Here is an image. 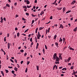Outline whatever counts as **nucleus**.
I'll list each match as a JSON object with an SVG mask.
<instances>
[{"mask_svg": "<svg viewBox=\"0 0 77 77\" xmlns=\"http://www.w3.org/2000/svg\"><path fill=\"white\" fill-rule=\"evenodd\" d=\"M36 35L38 39H40V37L41 36V35H40V33H39V32H38V35Z\"/></svg>", "mask_w": 77, "mask_h": 77, "instance_id": "1", "label": "nucleus"}, {"mask_svg": "<svg viewBox=\"0 0 77 77\" xmlns=\"http://www.w3.org/2000/svg\"><path fill=\"white\" fill-rule=\"evenodd\" d=\"M57 57V53H55L54 54V55H53V59L54 60H56V57Z\"/></svg>", "mask_w": 77, "mask_h": 77, "instance_id": "2", "label": "nucleus"}, {"mask_svg": "<svg viewBox=\"0 0 77 77\" xmlns=\"http://www.w3.org/2000/svg\"><path fill=\"white\" fill-rule=\"evenodd\" d=\"M60 58H59L58 57H56V61H57V62H59V60H60Z\"/></svg>", "mask_w": 77, "mask_h": 77, "instance_id": "3", "label": "nucleus"}, {"mask_svg": "<svg viewBox=\"0 0 77 77\" xmlns=\"http://www.w3.org/2000/svg\"><path fill=\"white\" fill-rule=\"evenodd\" d=\"M59 28L60 29V28H61V29H63L64 27H63V26L62 25V24H60L59 27Z\"/></svg>", "mask_w": 77, "mask_h": 77, "instance_id": "4", "label": "nucleus"}, {"mask_svg": "<svg viewBox=\"0 0 77 77\" xmlns=\"http://www.w3.org/2000/svg\"><path fill=\"white\" fill-rule=\"evenodd\" d=\"M62 41H63L61 37H60V40H59V42H61V43H62Z\"/></svg>", "mask_w": 77, "mask_h": 77, "instance_id": "5", "label": "nucleus"}, {"mask_svg": "<svg viewBox=\"0 0 77 77\" xmlns=\"http://www.w3.org/2000/svg\"><path fill=\"white\" fill-rule=\"evenodd\" d=\"M77 27H76L74 29H73L74 32H76L77 31Z\"/></svg>", "mask_w": 77, "mask_h": 77, "instance_id": "6", "label": "nucleus"}, {"mask_svg": "<svg viewBox=\"0 0 77 77\" xmlns=\"http://www.w3.org/2000/svg\"><path fill=\"white\" fill-rule=\"evenodd\" d=\"M1 73L2 74V76L4 77V72H3V71H1Z\"/></svg>", "mask_w": 77, "mask_h": 77, "instance_id": "7", "label": "nucleus"}, {"mask_svg": "<svg viewBox=\"0 0 77 77\" xmlns=\"http://www.w3.org/2000/svg\"><path fill=\"white\" fill-rule=\"evenodd\" d=\"M38 30V28H37L35 29V33H37Z\"/></svg>", "mask_w": 77, "mask_h": 77, "instance_id": "8", "label": "nucleus"}, {"mask_svg": "<svg viewBox=\"0 0 77 77\" xmlns=\"http://www.w3.org/2000/svg\"><path fill=\"white\" fill-rule=\"evenodd\" d=\"M57 37V35H55L54 36V39H55V40L56 39Z\"/></svg>", "mask_w": 77, "mask_h": 77, "instance_id": "9", "label": "nucleus"}, {"mask_svg": "<svg viewBox=\"0 0 77 77\" xmlns=\"http://www.w3.org/2000/svg\"><path fill=\"white\" fill-rule=\"evenodd\" d=\"M26 3H27V5H29V4H30V2L28 0H27Z\"/></svg>", "mask_w": 77, "mask_h": 77, "instance_id": "10", "label": "nucleus"}, {"mask_svg": "<svg viewBox=\"0 0 77 77\" xmlns=\"http://www.w3.org/2000/svg\"><path fill=\"white\" fill-rule=\"evenodd\" d=\"M63 71H64V70H65V71H66V68H63L62 70Z\"/></svg>", "mask_w": 77, "mask_h": 77, "instance_id": "11", "label": "nucleus"}, {"mask_svg": "<svg viewBox=\"0 0 77 77\" xmlns=\"http://www.w3.org/2000/svg\"><path fill=\"white\" fill-rule=\"evenodd\" d=\"M14 69L16 71H18V68L16 67L14 68Z\"/></svg>", "mask_w": 77, "mask_h": 77, "instance_id": "12", "label": "nucleus"}, {"mask_svg": "<svg viewBox=\"0 0 77 77\" xmlns=\"http://www.w3.org/2000/svg\"><path fill=\"white\" fill-rule=\"evenodd\" d=\"M55 44L57 47V48L59 47V46H58V43H57V42H56Z\"/></svg>", "mask_w": 77, "mask_h": 77, "instance_id": "13", "label": "nucleus"}, {"mask_svg": "<svg viewBox=\"0 0 77 77\" xmlns=\"http://www.w3.org/2000/svg\"><path fill=\"white\" fill-rule=\"evenodd\" d=\"M8 48H10V43H8Z\"/></svg>", "mask_w": 77, "mask_h": 77, "instance_id": "14", "label": "nucleus"}, {"mask_svg": "<svg viewBox=\"0 0 77 77\" xmlns=\"http://www.w3.org/2000/svg\"><path fill=\"white\" fill-rule=\"evenodd\" d=\"M71 12V11H68L66 13V14H68V13H69V12Z\"/></svg>", "mask_w": 77, "mask_h": 77, "instance_id": "15", "label": "nucleus"}, {"mask_svg": "<svg viewBox=\"0 0 77 77\" xmlns=\"http://www.w3.org/2000/svg\"><path fill=\"white\" fill-rule=\"evenodd\" d=\"M67 60L68 61V62H69V61L70 60H71V57H69Z\"/></svg>", "mask_w": 77, "mask_h": 77, "instance_id": "16", "label": "nucleus"}, {"mask_svg": "<svg viewBox=\"0 0 77 77\" xmlns=\"http://www.w3.org/2000/svg\"><path fill=\"white\" fill-rule=\"evenodd\" d=\"M59 58H60L61 60H62V56L61 55L59 56Z\"/></svg>", "mask_w": 77, "mask_h": 77, "instance_id": "17", "label": "nucleus"}, {"mask_svg": "<svg viewBox=\"0 0 77 77\" xmlns=\"http://www.w3.org/2000/svg\"><path fill=\"white\" fill-rule=\"evenodd\" d=\"M44 27H40V28H39V29L40 30H42V29H44Z\"/></svg>", "mask_w": 77, "mask_h": 77, "instance_id": "18", "label": "nucleus"}, {"mask_svg": "<svg viewBox=\"0 0 77 77\" xmlns=\"http://www.w3.org/2000/svg\"><path fill=\"white\" fill-rule=\"evenodd\" d=\"M17 37H19L20 36V33L18 32L17 34Z\"/></svg>", "mask_w": 77, "mask_h": 77, "instance_id": "19", "label": "nucleus"}, {"mask_svg": "<svg viewBox=\"0 0 77 77\" xmlns=\"http://www.w3.org/2000/svg\"><path fill=\"white\" fill-rule=\"evenodd\" d=\"M6 6H7V7H8L9 8L10 7V5H9V4H6Z\"/></svg>", "mask_w": 77, "mask_h": 77, "instance_id": "20", "label": "nucleus"}, {"mask_svg": "<svg viewBox=\"0 0 77 77\" xmlns=\"http://www.w3.org/2000/svg\"><path fill=\"white\" fill-rule=\"evenodd\" d=\"M23 8H25L26 9H27V7L26 6H23Z\"/></svg>", "mask_w": 77, "mask_h": 77, "instance_id": "21", "label": "nucleus"}, {"mask_svg": "<svg viewBox=\"0 0 77 77\" xmlns=\"http://www.w3.org/2000/svg\"><path fill=\"white\" fill-rule=\"evenodd\" d=\"M62 8H57V9H58V10H61V9Z\"/></svg>", "mask_w": 77, "mask_h": 77, "instance_id": "22", "label": "nucleus"}, {"mask_svg": "<svg viewBox=\"0 0 77 77\" xmlns=\"http://www.w3.org/2000/svg\"><path fill=\"white\" fill-rule=\"evenodd\" d=\"M55 63L56 64H59V61H58V62L55 61Z\"/></svg>", "mask_w": 77, "mask_h": 77, "instance_id": "23", "label": "nucleus"}, {"mask_svg": "<svg viewBox=\"0 0 77 77\" xmlns=\"http://www.w3.org/2000/svg\"><path fill=\"white\" fill-rule=\"evenodd\" d=\"M36 66L37 67V71H38L39 70V66Z\"/></svg>", "mask_w": 77, "mask_h": 77, "instance_id": "24", "label": "nucleus"}, {"mask_svg": "<svg viewBox=\"0 0 77 77\" xmlns=\"http://www.w3.org/2000/svg\"><path fill=\"white\" fill-rule=\"evenodd\" d=\"M65 38H63V43H64V42H65Z\"/></svg>", "mask_w": 77, "mask_h": 77, "instance_id": "25", "label": "nucleus"}, {"mask_svg": "<svg viewBox=\"0 0 77 77\" xmlns=\"http://www.w3.org/2000/svg\"><path fill=\"white\" fill-rule=\"evenodd\" d=\"M27 7L28 8H31L32 7V5L29 6V5H27Z\"/></svg>", "mask_w": 77, "mask_h": 77, "instance_id": "26", "label": "nucleus"}, {"mask_svg": "<svg viewBox=\"0 0 77 77\" xmlns=\"http://www.w3.org/2000/svg\"><path fill=\"white\" fill-rule=\"evenodd\" d=\"M27 70H28V68H26L25 70V72H27Z\"/></svg>", "mask_w": 77, "mask_h": 77, "instance_id": "27", "label": "nucleus"}, {"mask_svg": "<svg viewBox=\"0 0 77 77\" xmlns=\"http://www.w3.org/2000/svg\"><path fill=\"white\" fill-rule=\"evenodd\" d=\"M35 40L36 42H38V39H37V38H36V37H35Z\"/></svg>", "mask_w": 77, "mask_h": 77, "instance_id": "28", "label": "nucleus"}, {"mask_svg": "<svg viewBox=\"0 0 77 77\" xmlns=\"http://www.w3.org/2000/svg\"><path fill=\"white\" fill-rule=\"evenodd\" d=\"M35 22V20H32V23L31 24H33V23H34V22Z\"/></svg>", "mask_w": 77, "mask_h": 77, "instance_id": "29", "label": "nucleus"}, {"mask_svg": "<svg viewBox=\"0 0 77 77\" xmlns=\"http://www.w3.org/2000/svg\"><path fill=\"white\" fill-rule=\"evenodd\" d=\"M5 71L6 72V73H8V72H9V71L8 70L5 69Z\"/></svg>", "mask_w": 77, "mask_h": 77, "instance_id": "30", "label": "nucleus"}, {"mask_svg": "<svg viewBox=\"0 0 77 77\" xmlns=\"http://www.w3.org/2000/svg\"><path fill=\"white\" fill-rule=\"evenodd\" d=\"M12 73L13 74H14V73L15 72V71L14 70H12L11 71Z\"/></svg>", "mask_w": 77, "mask_h": 77, "instance_id": "31", "label": "nucleus"}, {"mask_svg": "<svg viewBox=\"0 0 77 77\" xmlns=\"http://www.w3.org/2000/svg\"><path fill=\"white\" fill-rule=\"evenodd\" d=\"M63 11H65L66 10V8H65V7L63 8Z\"/></svg>", "mask_w": 77, "mask_h": 77, "instance_id": "32", "label": "nucleus"}, {"mask_svg": "<svg viewBox=\"0 0 77 77\" xmlns=\"http://www.w3.org/2000/svg\"><path fill=\"white\" fill-rule=\"evenodd\" d=\"M73 68H74V66H73L71 67L70 69H73Z\"/></svg>", "mask_w": 77, "mask_h": 77, "instance_id": "33", "label": "nucleus"}, {"mask_svg": "<svg viewBox=\"0 0 77 77\" xmlns=\"http://www.w3.org/2000/svg\"><path fill=\"white\" fill-rule=\"evenodd\" d=\"M39 45V43H37V46L36 47V48H38V47Z\"/></svg>", "mask_w": 77, "mask_h": 77, "instance_id": "34", "label": "nucleus"}, {"mask_svg": "<svg viewBox=\"0 0 77 77\" xmlns=\"http://www.w3.org/2000/svg\"><path fill=\"white\" fill-rule=\"evenodd\" d=\"M29 30V29H27L24 32V33H26V32H27V31Z\"/></svg>", "mask_w": 77, "mask_h": 77, "instance_id": "35", "label": "nucleus"}, {"mask_svg": "<svg viewBox=\"0 0 77 77\" xmlns=\"http://www.w3.org/2000/svg\"><path fill=\"white\" fill-rule=\"evenodd\" d=\"M20 52H21V53H23V52H24V50H20Z\"/></svg>", "mask_w": 77, "mask_h": 77, "instance_id": "36", "label": "nucleus"}, {"mask_svg": "<svg viewBox=\"0 0 77 77\" xmlns=\"http://www.w3.org/2000/svg\"><path fill=\"white\" fill-rule=\"evenodd\" d=\"M43 52L44 54H45V49H43Z\"/></svg>", "mask_w": 77, "mask_h": 77, "instance_id": "37", "label": "nucleus"}, {"mask_svg": "<svg viewBox=\"0 0 77 77\" xmlns=\"http://www.w3.org/2000/svg\"><path fill=\"white\" fill-rule=\"evenodd\" d=\"M56 66V65H55L54 66V67L53 68V69H54V68H55V67Z\"/></svg>", "mask_w": 77, "mask_h": 77, "instance_id": "38", "label": "nucleus"}, {"mask_svg": "<svg viewBox=\"0 0 77 77\" xmlns=\"http://www.w3.org/2000/svg\"><path fill=\"white\" fill-rule=\"evenodd\" d=\"M41 13L42 14H44V11H41Z\"/></svg>", "mask_w": 77, "mask_h": 77, "instance_id": "39", "label": "nucleus"}, {"mask_svg": "<svg viewBox=\"0 0 77 77\" xmlns=\"http://www.w3.org/2000/svg\"><path fill=\"white\" fill-rule=\"evenodd\" d=\"M14 5L15 6H17V2H15L14 4Z\"/></svg>", "mask_w": 77, "mask_h": 77, "instance_id": "40", "label": "nucleus"}, {"mask_svg": "<svg viewBox=\"0 0 77 77\" xmlns=\"http://www.w3.org/2000/svg\"><path fill=\"white\" fill-rule=\"evenodd\" d=\"M10 61H11V62H12L13 63H14V61L12 60V59H10Z\"/></svg>", "mask_w": 77, "mask_h": 77, "instance_id": "41", "label": "nucleus"}, {"mask_svg": "<svg viewBox=\"0 0 77 77\" xmlns=\"http://www.w3.org/2000/svg\"><path fill=\"white\" fill-rule=\"evenodd\" d=\"M4 41H5V42H6V37H5L4 39Z\"/></svg>", "mask_w": 77, "mask_h": 77, "instance_id": "42", "label": "nucleus"}, {"mask_svg": "<svg viewBox=\"0 0 77 77\" xmlns=\"http://www.w3.org/2000/svg\"><path fill=\"white\" fill-rule=\"evenodd\" d=\"M50 18V20H52V19H53V16H51Z\"/></svg>", "mask_w": 77, "mask_h": 77, "instance_id": "43", "label": "nucleus"}, {"mask_svg": "<svg viewBox=\"0 0 77 77\" xmlns=\"http://www.w3.org/2000/svg\"><path fill=\"white\" fill-rule=\"evenodd\" d=\"M73 73L74 74H77V71H76V72H73Z\"/></svg>", "mask_w": 77, "mask_h": 77, "instance_id": "44", "label": "nucleus"}, {"mask_svg": "<svg viewBox=\"0 0 77 77\" xmlns=\"http://www.w3.org/2000/svg\"><path fill=\"white\" fill-rule=\"evenodd\" d=\"M26 15H28V16H29V14L27 13H26Z\"/></svg>", "mask_w": 77, "mask_h": 77, "instance_id": "45", "label": "nucleus"}, {"mask_svg": "<svg viewBox=\"0 0 77 77\" xmlns=\"http://www.w3.org/2000/svg\"><path fill=\"white\" fill-rule=\"evenodd\" d=\"M8 68H9L12 69V68L13 67H12V66L10 67V66H9L8 67Z\"/></svg>", "mask_w": 77, "mask_h": 77, "instance_id": "46", "label": "nucleus"}, {"mask_svg": "<svg viewBox=\"0 0 77 77\" xmlns=\"http://www.w3.org/2000/svg\"><path fill=\"white\" fill-rule=\"evenodd\" d=\"M65 62L66 63L67 62H68V60H65Z\"/></svg>", "mask_w": 77, "mask_h": 77, "instance_id": "47", "label": "nucleus"}, {"mask_svg": "<svg viewBox=\"0 0 77 77\" xmlns=\"http://www.w3.org/2000/svg\"><path fill=\"white\" fill-rule=\"evenodd\" d=\"M72 2L74 3H76V1L75 0H73Z\"/></svg>", "mask_w": 77, "mask_h": 77, "instance_id": "48", "label": "nucleus"}, {"mask_svg": "<svg viewBox=\"0 0 77 77\" xmlns=\"http://www.w3.org/2000/svg\"><path fill=\"white\" fill-rule=\"evenodd\" d=\"M22 20L23 21H26V19H24V17L22 18Z\"/></svg>", "mask_w": 77, "mask_h": 77, "instance_id": "49", "label": "nucleus"}, {"mask_svg": "<svg viewBox=\"0 0 77 77\" xmlns=\"http://www.w3.org/2000/svg\"><path fill=\"white\" fill-rule=\"evenodd\" d=\"M32 17H36V15H34L33 14H32Z\"/></svg>", "mask_w": 77, "mask_h": 77, "instance_id": "50", "label": "nucleus"}, {"mask_svg": "<svg viewBox=\"0 0 77 77\" xmlns=\"http://www.w3.org/2000/svg\"><path fill=\"white\" fill-rule=\"evenodd\" d=\"M14 38H17V35H14Z\"/></svg>", "mask_w": 77, "mask_h": 77, "instance_id": "51", "label": "nucleus"}, {"mask_svg": "<svg viewBox=\"0 0 77 77\" xmlns=\"http://www.w3.org/2000/svg\"><path fill=\"white\" fill-rule=\"evenodd\" d=\"M30 41L31 42H32V38H31L30 39Z\"/></svg>", "mask_w": 77, "mask_h": 77, "instance_id": "52", "label": "nucleus"}, {"mask_svg": "<svg viewBox=\"0 0 77 77\" xmlns=\"http://www.w3.org/2000/svg\"><path fill=\"white\" fill-rule=\"evenodd\" d=\"M30 63V61H29L27 62V65H29Z\"/></svg>", "mask_w": 77, "mask_h": 77, "instance_id": "53", "label": "nucleus"}, {"mask_svg": "<svg viewBox=\"0 0 77 77\" xmlns=\"http://www.w3.org/2000/svg\"><path fill=\"white\" fill-rule=\"evenodd\" d=\"M26 55H27V53L25 52L24 54V56H26Z\"/></svg>", "mask_w": 77, "mask_h": 77, "instance_id": "54", "label": "nucleus"}, {"mask_svg": "<svg viewBox=\"0 0 77 77\" xmlns=\"http://www.w3.org/2000/svg\"><path fill=\"white\" fill-rule=\"evenodd\" d=\"M14 61L16 63H17V60L16 59L14 60Z\"/></svg>", "mask_w": 77, "mask_h": 77, "instance_id": "55", "label": "nucleus"}, {"mask_svg": "<svg viewBox=\"0 0 77 77\" xmlns=\"http://www.w3.org/2000/svg\"><path fill=\"white\" fill-rule=\"evenodd\" d=\"M62 68H63V67L62 66L60 67H59V69H62Z\"/></svg>", "mask_w": 77, "mask_h": 77, "instance_id": "56", "label": "nucleus"}, {"mask_svg": "<svg viewBox=\"0 0 77 77\" xmlns=\"http://www.w3.org/2000/svg\"><path fill=\"white\" fill-rule=\"evenodd\" d=\"M18 17V15L17 14L16 15L15 17L17 18V17Z\"/></svg>", "mask_w": 77, "mask_h": 77, "instance_id": "57", "label": "nucleus"}, {"mask_svg": "<svg viewBox=\"0 0 77 77\" xmlns=\"http://www.w3.org/2000/svg\"><path fill=\"white\" fill-rule=\"evenodd\" d=\"M71 5H74V3H73V2L71 3Z\"/></svg>", "mask_w": 77, "mask_h": 77, "instance_id": "58", "label": "nucleus"}, {"mask_svg": "<svg viewBox=\"0 0 77 77\" xmlns=\"http://www.w3.org/2000/svg\"><path fill=\"white\" fill-rule=\"evenodd\" d=\"M3 20H1V21H0V22L1 23H3Z\"/></svg>", "mask_w": 77, "mask_h": 77, "instance_id": "59", "label": "nucleus"}, {"mask_svg": "<svg viewBox=\"0 0 77 77\" xmlns=\"http://www.w3.org/2000/svg\"><path fill=\"white\" fill-rule=\"evenodd\" d=\"M26 38H27L26 37L24 38V39H25V41H26V40H27V39H26Z\"/></svg>", "mask_w": 77, "mask_h": 77, "instance_id": "60", "label": "nucleus"}, {"mask_svg": "<svg viewBox=\"0 0 77 77\" xmlns=\"http://www.w3.org/2000/svg\"><path fill=\"white\" fill-rule=\"evenodd\" d=\"M23 61H21L20 62L21 64H23Z\"/></svg>", "mask_w": 77, "mask_h": 77, "instance_id": "61", "label": "nucleus"}, {"mask_svg": "<svg viewBox=\"0 0 77 77\" xmlns=\"http://www.w3.org/2000/svg\"><path fill=\"white\" fill-rule=\"evenodd\" d=\"M18 30V28L17 27L15 28V30Z\"/></svg>", "mask_w": 77, "mask_h": 77, "instance_id": "62", "label": "nucleus"}, {"mask_svg": "<svg viewBox=\"0 0 77 77\" xmlns=\"http://www.w3.org/2000/svg\"><path fill=\"white\" fill-rule=\"evenodd\" d=\"M34 2L35 3H37V0H35Z\"/></svg>", "mask_w": 77, "mask_h": 77, "instance_id": "63", "label": "nucleus"}, {"mask_svg": "<svg viewBox=\"0 0 77 77\" xmlns=\"http://www.w3.org/2000/svg\"><path fill=\"white\" fill-rule=\"evenodd\" d=\"M70 50H74V49L73 48H69Z\"/></svg>", "mask_w": 77, "mask_h": 77, "instance_id": "64", "label": "nucleus"}]
</instances>
